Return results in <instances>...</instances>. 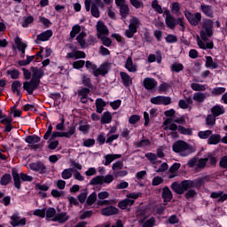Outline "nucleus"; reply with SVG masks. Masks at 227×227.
Returning a JSON list of instances; mask_svg holds the SVG:
<instances>
[{"label":"nucleus","instance_id":"obj_42","mask_svg":"<svg viewBox=\"0 0 227 227\" xmlns=\"http://www.w3.org/2000/svg\"><path fill=\"white\" fill-rule=\"evenodd\" d=\"M197 43L200 49L207 50V49H214V43L208 42L205 43L201 39H198Z\"/></svg>","mask_w":227,"mask_h":227},{"label":"nucleus","instance_id":"obj_11","mask_svg":"<svg viewBox=\"0 0 227 227\" xmlns=\"http://www.w3.org/2000/svg\"><path fill=\"white\" fill-rule=\"evenodd\" d=\"M97 36L98 38H103L104 36H109V28L102 21H98L97 23Z\"/></svg>","mask_w":227,"mask_h":227},{"label":"nucleus","instance_id":"obj_45","mask_svg":"<svg viewBox=\"0 0 227 227\" xmlns=\"http://www.w3.org/2000/svg\"><path fill=\"white\" fill-rule=\"evenodd\" d=\"M163 125H166L168 130H178V126L175 124V121L171 122V119H167L164 122Z\"/></svg>","mask_w":227,"mask_h":227},{"label":"nucleus","instance_id":"obj_5","mask_svg":"<svg viewBox=\"0 0 227 227\" xmlns=\"http://www.w3.org/2000/svg\"><path fill=\"white\" fill-rule=\"evenodd\" d=\"M114 180V176L108 174L106 176H97L90 180L91 185H102V184H111Z\"/></svg>","mask_w":227,"mask_h":227},{"label":"nucleus","instance_id":"obj_27","mask_svg":"<svg viewBox=\"0 0 227 227\" xmlns=\"http://www.w3.org/2000/svg\"><path fill=\"white\" fill-rule=\"evenodd\" d=\"M117 212H118V208L113 206L105 207L101 210L102 215H106V216L114 215Z\"/></svg>","mask_w":227,"mask_h":227},{"label":"nucleus","instance_id":"obj_10","mask_svg":"<svg viewBox=\"0 0 227 227\" xmlns=\"http://www.w3.org/2000/svg\"><path fill=\"white\" fill-rule=\"evenodd\" d=\"M151 104L155 106H169L171 104V98L164 96H157L151 98Z\"/></svg>","mask_w":227,"mask_h":227},{"label":"nucleus","instance_id":"obj_41","mask_svg":"<svg viewBox=\"0 0 227 227\" xmlns=\"http://www.w3.org/2000/svg\"><path fill=\"white\" fill-rule=\"evenodd\" d=\"M42 77H43V70L39 69V68H34L32 79H34V81H40V79H42Z\"/></svg>","mask_w":227,"mask_h":227},{"label":"nucleus","instance_id":"obj_22","mask_svg":"<svg viewBox=\"0 0 227 227\" xmlns=\"http://www.w3.org/2000/svg\"><path fill=\"white\" fill-rule=\"evenodd\" d=\"M211 113L215 117L221 116V114H224L226 113V110L224 109V106L222 105H216L211 108Z\"/></svg>","mask_w":227,"mask_h":227},{"label":"nucleus","instance_id":"obj_29","mask_svg":"<svg viewBox=\"0 0 227 227\" xmlns=\"http://www.w3.org/2000/svg\"><path fill=\"white\" fill-rule=\"evenodd\" d=\"M206 68H212V70H215L219 65H217V62H215L212 57L206 56V63H205Z\"/></svg>","mask_w":227,"mask_h":227},{"label":"nucleus","instance_id":"obj_50","mask_svg":"<svg viewBox=\"0 0 227 227\" xmlns=\"http://www.w3.org/2000/svg\"><path fill=\"white\" fill-rule=\"evenodd\" d=\"M112 169H113L114 173H116V172L120 171L121 169H123V161L122 160L115 161L112 165Z\"/></svg>","mask_w":227,"mask_h":227},{"label":"nucleus","instance_id":"obj_12","mask_svg":"<svg viewBox=\"0 0 227 227\" xmlns=\"http://www.w3.org/2000/svg\"><path fill=\"white\" fill-rule=\"evenodd\" d=\"M28 168L31 169L32 171H35V173H41V174L45 173L47 169V168L42 161L29 163Z\"/></svg>","mask_w":227,"mask_h":227},{"label":"nucleus","instance_id":"obj_14","mask_svg":"<svg viewBox=\"0 0 227 227\" xmlns=\"http://www.w3.org/2000/svg\"><path fill=\"white\" fill-rule=\"evenodd\" d=\"M66 58H67V59H84L86 53L79 50H74L72 52H68Z\"/></svg>","mask_w":227,"mask_h":227},{"label":"nucleus","instance_id":"obj_44","mask_svg":"<svg viewBox=\"0 0 227 227\" xmlns=\"http://www.w3.org/2000/svg\"><path fill=\"white\" fill-rule=\"evenodd\" d=\"M25 141L26 143H28V145H35L36 143H40V137L36 135L27 136Z\"/></svg>","mask_w":227,"mask_h":227},{"label":"nucleus","instance_id":"obj_40","mask_svg":"<svg viewBox=\"0 0 227 227\" xmlns=\"http://www.w3.org/2000/svg\"><path fill=\"white\" fill-rule=\"evenodd\" d=\"M141 26V21L139 19L136 17H132L129 20V27H131V29H135V31H137V27Z\"/></svg>","mask_w":227,"mask_h":227},{"label":"nucleus","instance_id":"obj_54","mask_svg":"<svg viewBox=\"0 0 227 227\" xmlns=\"http://www.w3.org/2000/svg\"><path fill=\"white\" fill-rule=\"evenodd\" d=\"M80 31H81V27L79 26V24L74 25L72 27V30L70 32V37L71 38H75V36H77V35H79Z\"/></svg>","mask_w":227,"mask_h":227},{"label":"nucleus","instance_id":"obj_26","mask_svg":"<svg viewBox=\"0 0 227 227\" xmlns=\"http://www.w3.org/2000/svg\"><path fill=\"white\" fill-rule=\"evenodd\" d=\"M170 10L174 15H176V17H180V15H182V12L180 11L182 10V5H180L178 2L172 3L170 5Z\"/></svg>","mask_w":227,"mask_h":227},{"label":"nucleus","instance_id":"obj_46","mask_svg":"<svg viewBox=\"0 0 227 227\" xmlns=\"http://www.w3.org/2000/svg\"><path fill=\"white\" fill-rule=\"evenodd\" d=\"M152 8H153V10H155V12H157V13L162 14L164 15V8L162 10V6H160V4H159V1L157 0H153L152 2Z\"/></svg>","mask_w":227,"mask_h":227},{"label":"nucleus","instance_id":"obj_62","mask_svg":"<svg viewBox=\"0 0 227 227\" xmlns=\"http://www.w3.org/2000/svg\"><path fill=\"white\" fill-rule=\"evenodd\" d=\"M151 142L148 139H143L138 144L139 148H150Z\"/></svg>","mask_w":227,"mask_h":227},{"label":"nucleus","instance_id":"obj_57","mask_svg":"<svg viewBox=\"0 0 227 227\" xmlns=\"http://www.w3.org/2000/svg\"><path fill=\"white\" fill-rule=\"evenodd\" d=\"M171 70L172 72H182V70H184V65L180 64V63H173L171 66Z\"/></svg>","mask_w":227,"mask_h":227},{"label":"nucleus","instance_id":"obj_58","mask_svg":"<svg viewBox=\"0 0 227 227\" xmlns=\"http://www.w3.org/2000/svg\"><path fill=\"white\" fill-rule=\"evenodd\" d=\"M33 20H35V19L33 18V16H27V18H25L23 20V21L21 22V26L22 27H27L29 26V24H33Z\"/></svg>","mask_w":227,"mask_h":227},{"label":"nucleus","instance_id":"obj_24","mask_svg":"<svg viewBox=\"0 0 227 227\" xmlns=\"http://www.w3.org/2000/svg\"><path fill=\"white\" fill-rule=\"evenodd\" d=\"M91 6H102V0H85L86 12H90Z\"/></svg>","mask_w":227,"mask_h":227},{"label":"nucleus","instance_id":"obj_2","mask_svg":"<svg viewBox=\"0 0 227 227\" xmlns=\"http://www.w3.org/2000/svg\"><path fill=\"white\" fill-rule=\"evenodd\" d=\"M173 151L181 155V157H187V155L194 153L192 146L182 140H178L173 145Z\"/></svg>","mask_w":227,"mask_h":227},{"label":"nucleus","instance_id":"obj_17","mask_svg":"<svg viewBox=\"0 0 227 227\" xmlns=\"http://www.w3.org/2000/svg\"><path fill=\"white\" fill-rule=\"evenodd\" d=\"M52 36V30H46L36 36V40L38 42H47L51 40V37Z\"/></svg>","mask_w":227,"mask_h":227},{"label":"nucleus","instance_id":"obj_37","mask_svg":"<svg viewBox=\"0 0 227 227\" xmlns=\"http://www.w3.org/2000/svg\"><path fill=\"white\" fill-rule=\"evenodd\" d=\"M178 106L181 109H189V106H192V98H187L186 100L181 99L179 100Z\"/></svg>","mask_w":227,"mask_h":227},{"label":"nucleus","instance_id":"obj_43","mask_svg":"<svg viewBox=\"0 0 227 227\" xmlns=\"http://www.w3.org/2000/svg\"><path fill=\"white\" fill-rule=\"evenodd\" d=\"M73 175H74V168H65L61 173V176L63 180H70Z\"/></svg>","mask_w":227,"mask_h":227},{"label":"nucleus","instance_id":"obj_59","mask_svg":"<svg viewBox=\"0 0 227 227\" xmlns=\"http://www.w3.org/2000/svg\"><path fill=\"white\" fill-rule=\"evenodd\" d=\"M84 65H86V61L84 60H76L73 63V68L75 70H80V68H83Z\"/></svg>","mask_w":227,"mask_h":227},{"label":"nucleus","instance_id":"obj_48","mask_svg":"<svg viewBox=\"0 0 227 227\" xmlns=\"http://www.w3.org/2000/svg\"><path fill=\"white\" fill-rule=\"evenodd\" d=\"M198 136L200 139H208L212 136V130L199 131Z\"/></svg>","mask_w":227,"mask_h":227},{"label":"nucleus","instance_id":"obj_51","mask_svg":"<svg viewBox=\"0 0 227 227\" xmlns=\"http://www.w3.org/2000/svg\"><path fill=\"white\" fill-rule=\"evenodd\" d=\"M206 125L208 127H214L215 125V116L212 114H208L206 118Z\"/></svg>","mask_w":227,"mask_h":227},{"label":"nucleus","instance_id":"obj_7","mask_svg":"<svg viewBox=\"0 0 227 227\" xmlns=\"http://www.w3.org/2000/svg\"><path fill=\"white\" fill-rule=\"evenodd\" d=\"M75 125H71L68 128V131L66 132H59V131H53L51 133V139H56V137H67V138H70L72 137V136H74V134H75Z\"/></svg>","mask_w":227,"mask_h":227},{"label":"nucleus","instance_id":"obj_34","mask_svg":"<svg viewBox=\"0 0 227 227\" xmlns=\"http://www.w3.org/2000/svg\"><path fill=\"white\" fill-rule=\"evenodd\" d=\"M69 216L68 215H67V213L62 212V213H59L56 215L55 219H54V223H67V221H68Z\"/></svg>","mask_w":227,"mask_h":227},{"label":"nucleus","instance_id":"obj_20","mask_svg":"<svg viewBox=\"0 0 227 227\" xmlns=\"http://www.w3.org/2000/svg\"><path fill=\"white\" fill-rule=\"evenodd\" d=\"M162 199L164 200V203H169V201L173 200V193L171 192V190H169L168 186H165L163 188Z\"/></svg>","mask_w":227,"mask_h":227},{"label":"nucleus","instance_id":"obj_31","mask_svg":"<svg viewBox=\"0 0 227 227\" xmlns=\"http://www.w3.org/2000/svg\"><path fill=\"white\" fill-rule=\"evenodd\" d=\"M121 78L124 86H132V78L129 74L125 72H121Z\"/></svg>","mask_w":227,"mask_h":227},{"label":"nucleus","instance_id":"obj_53","mask_svg":"<svg viewBox=\"0 0 227 227\" xmlns=\"http://www.w3.org/2000/svg\"><path fill=\"white\" fill-rule=\"evenodd\" d=\"M12 177L16 189H20V176L17 172H12Z\"/></svg>","mask_w":227,"mask_h":227},{"label":"nucleus","instance_id":"obj_30","mask_svg":"<svg viewBox=\"0 0 227 227\" xmlns=\"http://www.w3.org/2000/svg\"><path fill=\"white\" fill-rule=\"evenodd\" d=\"M116 159H121V154H106L105 156V166H109L113 160H116Z\"/></svg>","mask_w":227,"mask_h":227},{"label":"nucleus","instance_id":"obj_16","mask_svg":"<svg viewBox=\"0 0 227 227\" xmlns=\"http://www.w3.org/2000/svg\"><path fill=\"white\" fill-rule=\"evenodd\" d=\"M11 224L13 227H17V226H24L26 224V218H21L20 216H19V215H12L11 216Z\"/></svg>","mask_w":227,"mask_h":227},{"label":"nucleus","instance_id":"obj_28","mask_svg":"<svg viewBox=\"0 0 227 227\" xmlns=\"http://www.w3.org/2000/svg\"><path fill=\"white\" fill-rule=\"evenodd\" d=\"M100 121H101L102 125L111 123L113 121V114H111L110 112L103 113Z\"/></svg>","mask_w":227,"mask_h":227},{"label":"nucleus","instance_id":"obj_15","mask_svg":"<svg viewBox=\"0 0 227 227\" xmlns=\"http://www.w3.org/2000/svg\"><path fill=\"white\" fill-rule=\"evenodd\" d=\"M109 72V64L103 63L99 66V67H96L94 70L95 77H98V75H106Z\"/></svg>","mask_w":227,"mask_h":227},{"label":"nucleus","instance_id":"obj_19","mask_svg":"<svg viewBox=\"0 0 227 227\" xmlns=\"http://www.w3.org/2000/svg\"><path fill=\"white\" fill-rule=\"evenodd\" d=\"M125 68L133 74L135 72H137V65L134 64V62L132 61V57H128L125 63Z\"/></svg>","mask_w":227,"mask_h":227},{"label":"nucleus","instance_id":"obj_9","mask_svg":"<svg viewBox=\"0 0 227 227\" xmlns=\"http://www.w3.org/2000/svg\"><path fill=\"white\" fill-rule=\"evenodd\" d=\"M40 86V80L31 79L29 82H23L24 90L28 93V95H33V91Z\"/></svg>","mask_w":227,"mask_h":227},{"label":"nucleus","instance_id":"obj_36","mask_svg":"<svg viewBox=\"0 0 227 227\" xmlns=\"http://www.w3.org/2000/svg\"><path fill=\"white\" fill-rule=\"evenodd\" d=\"M106 106V101H104L102 98L96 99V111L99 114H102L104 111V107Z\"/></svg>","mask_w":227,"mask_h":227},{"label":"nucleus","instance_id":"obj_21","mask_svg":"<svg viewBox=\"0 0 227 227\" xmlns=\"http://www.w3.org/2000/svg\"><path fill=\"white\" fill-rule=\"evenodd\" d=\"M14 42L16 43L18 51H20V52H21L22 54H26V49L27 48V44L23 43L20 37H16Z\"/></svg>","mask_w":227,"mask_h":227},{"label":"nucleus","instance_id":"obj_56","mask_svg":"<svg viewBox=\"0 0 227 227\" xmlns=\"http://www.w3.org/2000/svg\"><path fill=\"white\" fill-rule=\"evenodd\" d=\"M90 10L92 17H95L96 19H98V17H100V11L98 10V6L91 5V8Z\"/></svg>","mask_w":227,"mask_h":227},{"label":"nucleus","instance_id":"obj_33","mask_svg":"<svg viewBox=\"0 0 227 227\" xmlns=\"http://www.w3.org/2000/svg\"><path fill=\"white\" fill-rule=\"evenodd\" d=\"M221 143V135L211 134L207 139V145H219Z\"/></svg>","mask_w":227,"mask_h":227},{"label":"nucleus","instance_id":"obj_64","mask_svg":"<svg viewBox=\"0 0 227 227\" xmlns=\"http://www.w3.org/2000/svg\"><path fill=\"white\" fill-rule=\"evenodd\" d=\"M139 120H141V116L134 114L129 117V123H130V125H135Z\"/></svg>","mask_w":227,"mask_h":227},{"label":"nucleus","instance_id":"obj_23","mask_svg":"<svg viewBox=\"0 0 227 227\" xmlns=\"http://www.w3.org/2000/svg\"><path fill=\"white\" fill-rule=\"evenodd\" d=\"M200 10L206 17H214V9L212 8V5L202 4L200 5Z\"/></svg>","mask_w":227,"mask_h":227},{"label":"nucleus","instance_id":"obj_52","mask_svg":"<svg viewBox=\"0 0 227 227\" xmlns=\"http://www.w3.org/2000/svg\"><path fill=\"white\" fill-rule=\"evenodd\" d=\"M155 226V218L151 217L145 221H142V227H153Z\"/></svg>","mask_w":227,"mask_h":227},{"label":"nucleus","instance_id":"obj_8","mask_svg":"<svg viewBox=\"0 0 227 227\" xmlns=\"http://www.w3.org/2000/svg\"><path fill=\"white\" fill-rule=\"evenodd\" d=\"M184 16L186 17L188 22L192 26H198L200 22H201V13L196 12L195 14H192V12L189 11H184Z\"/></svg>","mask_w":227,"mask_h":227},{"label":"nucleus","instance_id":"obj_49","mask_svg":"<svg viewBox=\"0 0 227 227\" xmlns=\"http://www.w3.org/2000/svg\"><path fill=\"white\" fill-rule=\"evenodd\" d=\"M7 75H10L11 78L12 79H19L20 76V72L19 69H9L6 72Z\"/></svg>","mask_w":227,"mask_h":227},{"label":"nucleus","instance_id":"obj_55","mask_svg":"<svg viewBox=\"0 0 227 227\" xmlns=\"http://www.w3.org/2000/svg\"><path fill=\"white\" fill-rule=\"evenodd\" d=\"M10 182H12V176L10 174H5L0 180L1 185H8Z\"/></svg>","mask_w":227,"mask_h":227},{"label":"nucleus","instance_id":"obj_39","mask_svg":"<svg viewBox=\"0 0 227 227\" xmlns=\"http://www.w3.org/2000/svg\"><path fill=\"white\" fill-rule=\"evenodd\" d=\"M20 88H22V83L19 81H14L12 83V92L17 94L18 97H20Z\"/></svg>","mask_w":227,"mask_h":227},{"label":"nucleus","instance_id":"obj_4","mask_svg":"<svg viewBox=\"0 0 227 227\" xmlns=\"http://www.w3.org/2000/svg\"><path fill=\"white\" fill-rule=\"evenodd\" d=\"M212 20H207L203 22V27L204 30H201L200 32V38L203 40V42H207L210 36H212L213 32H212Z\"/></svg>","mask_w":227,"mask_h":227},{"label":"nucleus","instance_id":"obj_18","mask_svg":"<svg viewBox=\"0 0 227 227\" xmlns=\"http://www.w3.org/2000/svg\"><path fill=\"white\" fill-rule=\"evenodd\" d=\"M87 34L84 31L80 32V34L76 36V40L82 49H86L88 47V43H86Z\"/></svg>","mask_w":227,"mask_h":227},{"label":"nucleus","instance_id":"obj_60","mask_svg":"<svg viewBox=\"0 0 227 227\" xmlns=\"http://www.w3.org/2000/svg\"><path fill=\"white\" fill-rule=\"evenodd\" d=\"M226 91V88L224 87H215L212 90V94L213 95H223V93H224Z\"/></svg>","mask_w":227,"mask_h":227},{"label":"nucleus","instance_id":"obj_38","mask_svg":"<svg viewBox=\"0 0 227 227\" xmlns=\"http://www.w3.org/2000/svg\"><path fill=\"white\" fill-rule=\"evenodd\" d=\"M120 9V15L123 20L129 17L130 14V9L129 8V4L123 5Z\"/></svg>","mask_w":227,"mask_h":227},{"label":"nucleus","instance_id":"obj_3","mask_svg":"<svg viewBox=\"0 0 227 227\" xmlns=\"http://www.w3.org/2000/svg\"><path fill=\"white\" fill-rule=\"evenodd\" d=\"M141 196V193H129L127 194V198L124 200L119 202L118 207L121 208V210H127L129 207H132L134 205V200H137Z\"/></svg>","mask_w":227,"mask_h":227},{"label":"nucleus","instance_id":"obj_25","mask_svg":"<svg viewBox=\"0 0 227 227\" xmlns=\"http://www.w3.org/2000/svg\"><path fill=\"white\" fill-rule=\"evenodd\" d=\"M190 87L193 91H207L208 85L207 84H200L199 82H192Z\"/></svg>","mask_w":227,"mask_h":227},{"label":"nucleus","instance_id":"obj_13","mask_svg":"<svg viewBox=\"0 0 227 227\" xmlns=\"http://www.w3.org/2000/svg\"><path fill=\"white\" fill-rule=\"evenodd\" d=\"M157 80H154L152 77H146L143 81V86L145 88V90H148L149 91H153L155 88L158 86Z\"/></svg>","mask_w":227,"mask_h":227},{"label":"nucleus","instance_id":"obj_47","mask_svg":"<svg viewBox=\"0 0 227 227\" xmlns=\"http://www.w3.org/2000/svg\"><path fill=\"white\" fill-rule=\"evenodd\" d=\"M129 3L133 8H136V10H139V8H145L143 0H129Z\"/></svg>","mask_w":227,"mask_h":227},{"label":"nucleus","instance_id":"obj_63","mask_svg":"<svg viewBox=\"0 0 227 227\" xmlns=\"http://www.w3.org/2000/svg\"><path fill=\"white\" fill-rule=\"evenodd\" d=\"M97 201V192H92L87 199L88 205H93Z\"/></svg>","mask_w":227,"mask_h":227},{"label":"nucleus","instance_id":"obj_1","mask_svg":"<svg viewBox=\"0 0 227 227\" xmlns=\"http://www.w3.org/2000/svg\"><path fill=\"white\" fill-rule=\"evenodd\" d=\"M205 180H207V177L198 178L195 183L189 180L183 181L180 184L174 182L171 184V189L174 192H176V194H184V191H187V189H191L192 187H196V184L201 185V184H204Z\"/></svg>","mask_w":227,"mask_h":227},{"label":"nucleus","instance_id":"obj_35","mask_svg":"<svg viewBox=\"0 0 227 227\" xmlns=\"http://www.w3.org/2000/svg\"><path fill=\"white\" fill-rule=\"evenodd\" d=\"M192 99L199 104H202V102H205V100L207 99V94L203 92H195L193 94Z\"/></svg>","mask_w":227,"mask_h":227},{"label":"nucleus","instance_id":"obj_6","mask_svg":"<svg viewBox=\"0 0 227 227\" xmlns=\"http://www.w3.org/2000/svg\"><path fill=\"white\" fill-rule=\"evenodd\" d=\"M165 24L168 29H175L176 27V19L168 9L164 8Z\"/></svg>","mask_w":227,"mask_h":227},{"label":"nucleus","instance_id":"obj_61","mask_svg":"<svg viewBox=\"0 0 227 227\" xmlns=\"http://www.w3.org/2000/svg\"><path fill=\"white\" fill-rule=\"evenodd\" d=\"M165 40L167 43H176V42H178V38L175 35H168Z\"/></svg>","mask_w":227,"mask_h":227},{"label":"nucleus","instance_id":"obj_32","mask_svg":"<svg viewBox=\"0 0 227 227\" xmlns=\"http://www.w3.org/2000/svg\"><path fill=\"white\" fill-rule=\"evenodd\" d=\"M46 219L48 221H53L56 219V209L54 207H49L45 210Z\"/></svg>","mask_w":227,"mask_h":227}]
</instances>
